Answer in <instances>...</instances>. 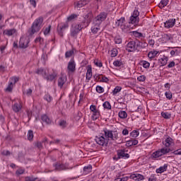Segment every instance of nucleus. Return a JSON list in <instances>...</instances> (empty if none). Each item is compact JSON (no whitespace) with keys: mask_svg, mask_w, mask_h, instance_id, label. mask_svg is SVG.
<instances>
[{"mask_svg":"<svg viewBox=\"0 0 181 181\" xmlns=\"http://www.w3.org/2000/svg\"><path fill=\"white\" fill-rule=\"evenodd\" d=\"M25 94L26 95H32V89H28L26 91H25Z\"/></svg>","mask_w":181,"mask_h":181,"instance_id":"64","label":"nucleus"},{"mask_svg":"<svg viewBox=\"0 0 181 181\" xmlns=\"http://www.w3.org/2000/svg\"><path fill=\"white\" fill-rule=\"evenodd\" d=\"M137 80L140 82L145 81L146 80V76H145L144 75L139 76L137 77Z\"/></svg>","mask_w":181,"mask_h":181,"instance_id":"55","label":"nucleus"},{"mask_svg":"<svg viewBox=\"0 0 181 181\" xmlns=\"http://www.w3.org/2000/svg\"><path fill=\"white\" fill-rule=\"evenodd\" d=\"M41 119L42 122H44L45 124H51L52 119L47 117L46 115H43L41 116Z\"/></svg>","mask_w":181,"mask_h":181,"instance_id":"23","label":"nucleus"},{"mask_svg":"<svg viewBox=\"0 0 181 181\" xmlns=\"http://www.w3.org/2000/svg\"><path fill=\"white\" fill-rule=\"evenodd\" d=\"M176 22V19L175 18H171L164 23L165 28L167 29H170V28H173L175 26V23Z\"/></svg>","mask_w":181,"mask_h":181,"instance_id":"12","label":"nucleus"},{"mask_svg":"<svg viewBox=\"0 0 181 181\" xmlns=\"http://www.w3.org/2000/svg\"><path fill=\"white\" fill-rule=\"evenodd\" d=\"M107 19V13L102 12L93 19V25H101Z\"/></svg>","mask_w":181,"mask_h":181,"instance_id":"3","label":"nucleus"},{"mask_svg":"<svg viewBox=\"0 0 181 181\" xmlns=\"http://www.w3.org/2000/svg\"><path fill=\"white\" fill-rule=\"evenodd\" d=\"M95 142L100 145L101 146H104V145L108 144V140L106 139L103 136H98L95 138Z\"/></svg>","mask_w":181,"mask_h":181,"instance_id":"7","label":"nucleus"},{"mask_svg":"<svg viewBox=\"0 0 181 181\" xmlns=\"http://www.w3.org/2000/svg\"><path fill=\"white\" fill-rule=\"evenodd\" d=\"M173 153L174 155H181V148L174 151Z\"/></svg>","mask_w":181,"mask_h":181,"instance_id":"61","label":"nucleus"},{"mask_svg":"<svg viewBox=\"0 0 181 181\" xmlns=\"http://www.w3.org/2000/svg\"><path fill=\"white\" fill-rule=\"evenodd\" d=\"M115 42L117 45H121V43H122V40L121 38H119V37H116L115 38Z\"/></svg>","mask_w":181,"mask_h":181,"instance_id":"59","label":"nucleus"},{"mask_svg":"<svg viewBox=\"0 0 181 181\" xmlns=\"http://www.w3.org/2000/svg\"><path fill=\"white\" fill-rule=\"evenodd\" d=\"M168 60H169V58L163 56V57L160 58L158 62L160 63L161 66H166V64H168Z\"/></svg>","mask_w":181,"mask_h":181,"instance_id":"21","label":"nucleus"},{"mask_svg":"<svg viewBox=\"0 0 181 181\" xmlns=\"http://www.w3.org/2000/svg\"><path fill=\"white\" fill-rule=\"evenodd\" d=\"M125 149H121L117 151V159H128L129 155L126 153Z\"/></svg>","mask_w":181,"mask_h":181,"instance_id":"11","label":"nucleus"},{"mask_svg":"<svg viewBox=\"0 0 181 181\" xmlns=\"http://www.w3.org/2000/svg\"><path fill=\"white\" fill-rule=\"evenodd\" d=\"M119 117L122 119H124L128 117V114L125 111H120L119 112Z\"/></svg>","mask_w":181,"mask_h":181,"instance_id":"32","label":"nucleus"},{"mask_svg":"<svg viewBox=\"0 0 181 181\" xmlns=\"http://www.w3.org/2000/svg\"><path fill=\"white\" fill-rule=\"evenodd\" d=\"M83 29V25L81 23H74L72 24L70 30L71 36L72 37H77V35L80 33V31Z\"/></svg>","mask_w":181,"mask_h":181,"instance_id":"2","label":"nucleus"},{"mask_svg":"<svg viewBox=\"0 0 181 181\" xmlns=\"http://www.w3.org/2000/svg\"><path fill=\"white\" fill-rule=\"evenodd\" d=\"M45 80H47L48 81H53L54 78H56V74H49V76L45 75Z\"/></svg>","mask_w":181,"mask_h":181,"instance_id":"28","label":"nucleus"},{"mask_svg":"<svg viewBox=\"0 0 181 181\" xmlns=\"http://www.w3.org/2000/svg\"><path fill=\"white\" fill-rule=\"evenodd\" d=\"M158 53H159V52L153 49V51L148 52V57H149V59H153L156 56V54H158Z\"/></svg>","mask_w":181,"mask_h":181,"instance_id":"27","label":"nucleus"},{"mask_svg":"<svg viewBox=\"0 0 181 181\" xmlns=\"http://www.w3.org/2000/svg\"><path fill=\"white\" fill-rule=\"evenodd\" d=\"M90 3V0H81L77 2L76 5V8L78 9V8H83V6H86L87 4Z\"/></svg>","mask_w":181,"mask_h":181,"instance_id":"15","label":"nucleus"},{"mask_svg":"<svg viewBox=\"0 0 181 181\" xmlns=\"http://www.w3.org/2000/svg\"><path fill=\"white\" fill-rule=\"evenodd\" d=\"M57 33L59 36L63 37V33L66 29H69V23H60L57 25Z\"/></svg>","mask_w":181,"mask_h":181,"instance_id":"4","label":"nucleus"},{"mask_svg":"<svg viewBox=\"0 0 181 181\" xmlns=\"http://www.w3.org/2000/svg\"><path fill=\"white\" fill-rule=\"evenodd\" d=\"M18 81H19V78L16 77V76H14V77H12L11 78V81L10 83H12V84L13 86H15V84H16V83H18Z\"/></svg>","mask_w":181,"mask_h":181,"instance_id":"45","label":"nucleus"},{"mask_svg":"<svg viewBox=\"0 0 181 181\" xmlns=\"http://www.w3.org/2000/svg\"><path fill=\"white\" fill-rule=\"evenodd\" d=\"M86 80L89 81L91 80V66H88L87 73H86Z\"/></svg>","mask_w":181,"mask_h":181,"instance_id":"26","label":"nucleus"},{"mask_svg":"<svg viewBox=\"0 0 181 181\" xmlns=\"http://www.w3.org/2000/svg\"><path fill=\"white\" fill-rule=\"evenodd\" d=\"M158 151H160L161 156H163V155H166V153H169V152H170V148L168 147H164L158 149Z\"/></svg>","mask_w":181,"mask_h":181,"instance_id":"20","label":"nucleus"},{"mask_svg":"<svg viewBox=\"0 0 181 181\" xmlns=\"http://www.w3.org/2000/svg\"><path fill=\"white\" fill-rule=\"evenodd\" d=\"M118 133L117 132H114L112 134V136L110 137V139H112V141H117L118 139Z\"/></svg>","mask_w":181,"mask_h":181,"instance_id":"52","label":"nucleus"},{"mask_svg":"<svg viewBox=\"0 0 181 181\" xmlns=\"http://www.w3.org/2000/svg\"><path fill=\"white\" fill-rule=\"evenodd\" d=\"M165 95L168 100H170L173 97V95L172 94V92H170V90L165 92Z\"/></svg>","mask_w":181,"mask_h":181,"instance_id":"44","label":"nucleus"},{"mask_svg":"<svg viewBox=\"0 0 181 181\" xmlns=\"http://www.w3.org/2000/svg\"><path fill=\"white\" fill-rule=\"evenodd\" d=\"M44 99L46 100V101H47V103H50L52 100V96H50V95L46 94L44 97Z\"/></svg>","mask_w":181,"mask_h":181,"instance_id":"56","label":"nucleus"},{"mask_svg":"<svg viewBox=\"0 0 181 181\" xmlns=\"http://www.w3.org/2000/svg\"><path fill=\"white\" fill-rule=\"evenodd\" d=\"M94 28L93 29L91 30L92 33H97L98 30H100V25L98 24H94Z\"/></svg>","mask_w":181,"mask_h":181,"instance_id":"42","label":"nucleus"},{"mask_svg":"<svg viewBox=\"0 0 181 181\" xmlns=\"http://www.w3.org/2000/svg\"><path fill=\"white\" fill-rule=\"evenodd\" d=\"M163 145L165 146V148H169V146H170V143H168L166 140H165L163 142Z\"/></svg>","mask_w":181,"mask_h":181,"instance_id":"62","label":"nucleus"},{"mask_svg":"<svg viewBox=\"0 0 181 181\" xmlns=\"http://www.w3.org/2000/svg\"><path fill=\"white\" fill-rule=\"evenodd\" d=\"M55 169L57 170H64V169H66V165L64 164H56Z\"/></svg>","mask_w":181,"mask_h":181,"instance_id":"33","label":"nucleus"},{"mask_svg":"<svg viewBox=\"0 0 181 181\" xmlns=\"http://www.w3.org/2000/svg\"><path fill=\"white\" fill-rule=\"evenodd\" d=\"M161 116L163 117V118H165V119H169V118H170V114L168 113V112H161Z\"/></svg>","mask_w":181,"mask_h":181,"instance_id":"48","label":"nucleus"},{"mask_svg":"<svg viewBox=\"0 0 181 181\" xmlns=\"http://www.w3.org/2000/svg\"><path fill=\"white\" fill-rule=\"evenodd\" d=\"M91 112H93L92 119H93V121L100 118V110H97V106L91 105Z\"/></svg>","mask_w":181,"mask_h":181,"instance_id":"6","label":"nucleus"},{"mask_svg":"<svg viewBox=\"0 0 181 181\" xmlns=\"http://www.w3.org/2000/svg\"><path fill=\"white\" fill-rule=\"evenodd\" d=\"M170 39H172V35H170L169 34H163L162 35L163 42H169V40H170Z\"/></svg>","mask_w":181,"mask_h":181,"instance_id":"25","label":"nucleus"},{"mask_svg":"<svg viewBox=\"0 0 181 181\" xmlns=\"http://www.w3.org/2000/svg\"><path fill=\"white\" fill-rule=\"evenodd\" d=\"M131 179H133V180H144V179H145V177H144V175H141V174H133L131 175Z\"/></svg>","mask_w":181,"mask_h":181,"instance_id":"17","label":"nucleus"},{"mask_svg":"<svg viewBox=\"0 0 181 181\" xmlns=\"http://www.w3.org/2000/svg\"><path fill=\"white\" fill-rule=\"evenodd\" d=\"M104 132L106 138H111L112 136V131L105 129H104Z\"/></svg>","mask_w":181,"mask_h":181,"instance_id":"31","label":"nucleus"},{"mask_svg":"<svg viewBox=\"0 0 181 181\" xmlns=\"http://www.w3.org/2000/svg\"><path fill=\"white\" fill-rule=\"evenodd\" d=\"M25 181H40L39 178L33 177H26Z\"/></svg>","mask_w":181,"mask_h":181,"instance_id":"49","label":"nucleus"},{"mask_svg":"<svg viewBox=\"0 0 181 181\" xmlns=\"http://www.w3.org/2000/svg\"><path fill=\"white\" fill-rule=\"evenodd\" d=\"M27 138L28 141H32V139H33V132L32 130L28 132Z\"/></svg>","mask_w":181,"mask_h":181,"instance_id":"38","label":"nucleus"},{"mask_svg":"<svg viewBox=\"0 0 181 181\" xmlns=\"http://www.w3.org/2000/svg\"><path fill=\"white\" fill-rule=\"evenodd\" d=\"M13 89V84L9 82L7 88H6V91L7 93H11V91H12Z\"/></svg>","mask_w":181,"mask_h":181,"instance_id":"39","label":"nucleus"},{"mask_svg":"<svg viewBox=\"0 0 181 181\" xmlns=\"http://www.w3.org/2000/svg\"><path fill=\"white\" fill-rule=\"evenodd\" d=\"M130 136H132V138H136L137 136H139V132L136 131V130H133L131 133H130Z\"/></svg>","mask_w":181,"mask_h":181,"instance_id":"41","label":"nucleus"},{"mask_svg":"<svg viewBox=\"0 0 181 181\" xmlns=\"http://www.w3.org/2000/svg\"><path fill=\"white\" fill-rule=\"evenodd\" d=\"M16 175H23L25 173V170L22 168H18L16 172Z\"/></svg>","mask_w":181,"mask_h":181,"instance_id":"57","label":"nucleus"},{"mask_svg":"<svg viewBox=\"0 0 181 181\" xmlns=\"http://www.w3.org/2000/svg\"><path fill=\"white\" fill-rule=\"evenodd\" d=\"M125 22V18L122 17L120 19L117 20L115 23L116 26H121L122 30H124V28H125V26H124V23Z\"/></svg>","mask_w":181,"mask_h":181,"instance_id":"16","label":"nucleus"},{"mask_svg":"<svg viewBox=\"0 0 181 181\" xmlns=\"http://www.w3.org/2000/svg\"><path fill=\"white\" fill-rule=\"evenodd\" d=\"M64 83H66V79L64 78H59L58 80V86L62 88L63 86H64Z\"/></svg>","mask_w":181,"mask_h":181,"instance_id":"36","label":"nucleus"},{"mask_svg":"<svg viewBox=\"0 0 181 181\" xmlns=\"http://www.w3.org/2000/svg\"><path fill=\"white\" fill-rule=\"evenodd\" d=\"M148 43L146 42H138L136 43V49L139 47V49H145V47H147Z\"/></svg>","mask_w":181,"mask_h":181,"instance_id":"24","label":"nucleus"},{"mask_svg":"<svg viewBox=\"0 0 181 181\" xmlns=\"http://www.w3.org/2000/svg\"><path fill=\"white\" fill-rule=\"evenodd\" d=\"M175 62H171L168 65V69H172V67H175Z\"/></svg>","mask_w":181,"mask_h":181,"instance_id":"60","label":"nucleus"},{"mask_svg":"<svg viewBox=\"0 0 181 181\" xmlns=\"http://www.w3.org/2000/svg\"><path fill=\"white\" fill-rule=\"evenodd\" d=\"M59 126L62 128H66V127H67V122H66L65 120H61L59 122Z\"/></svg>","mask_w":181,"mask_h":181,"instance_id":"50","label":"nucleus"},{"mask_svg":"<svg viewBox=\"0 0 181 181\" xmlns=\"http://www.w3.org/2000/svg\"><path fill=\"white\" fill-rule=\"evenodd\" d=\"M103 107L105 108L106 110H111V103L108 101H105L103 103Z\"/></svg>","mask_w":181,"mask_h":181,"instance_id":"43","label":"nucleus"},{"mask_svg":"<svg viewBox=\"0 0 181 181\" xmlns=\"http://www.w3.org/2000/svg\"><path fill=\"white\" fill-rule=\"evenodd\" d=\"M93 64L96 67H103V62L98 59H96L93 61Z\"/></svg>","mask_w":181,"mask_h":181,"instance_id":"37","label":"nucleus"},{"mask_svg":"<svg viewBox=\"0 0 181 181\" xmlns=\"http://www.w3.org/2000/svg\"><path fill=\"white\" fill-rule=\"evenodd\" d=\"M148 45H149L150 46H153V45H155V40H152V39H150V40H148Z\"/></svg>","mask_w":181,"mask_h":181,"instance_id":"63","label":"nucleus"},{"mask_svg":"<svg viewBox=\"0 0 181 181\" xmlns=\"http://www.w3.org/2000/svg\"><path fill=\"white\" fill-rule=\"evenodd\" d=\"M160 156H162V155L160 154V151H159V150L155 151L151 155L152 159H156L158 158H160Z\"/></svg>","mask_w":181,"mask_h":181,"instance_id":"30","label":"nucleus"},{"mask_svg":"<svg viewBox=\"0 0 181 181\" xmlns=\"http://www.w3.org/2000/svg\"><path fill=\"white\" fill-rule=\"evenodd\" d=\"M67 69L70 73H74V71H76V63L74 62V60H70V62L68 63Z\"/></svg>","mask_w":181,"mask_h":181,"instance_id":"14","label":"nucleus"},{"mask_svg":"<svg viewBox=\"0 0 181 181\" xmlns=\"http://www.w3.org/2000/svg\"><path fill=\"white\" fill-rule=\"evenodd\" d=\"M135 145H138V140L136 139H132L126 143V146H134Z\"/></svg>","mask_w":181,"mask_h":181,"instance_id":"19","label":"nucleus"},{"mask_svg":"<svg viewBox=\"0 0 181 181\" xmlns=\"http://www.w3.org/2000/svg\"><path fill=\"white\" fill-rule=\"evenodd\" d=\"M36 74H38L39 76H42L44 78L46 77L47 73L46 72V69H43L42 68H40L37 69L35 71Z\"/></svg>","mask_w":181,"mask_h":181,"instance_id":"18","label":"nucleus"},{"mask_svg":"<svg viewBox=\"0 0 181 181\" xmlns=\"http://www.w3.org/2000/svg\"><path fill=\"white\" fill-rule=\"evenodd\" d=\"M91 172V165L85 166L83 168V175H88Z\"/></svg>","mask_w":181,"mask_h":181,"instance_id":"34","label":"nucleus"},{"mask_svg":"<svg viewBox=\"0 0 181 181\" xmlns=\"http://www.w3.org/2000/svg\"><path fill=\"white\" fill-rule=\"evenodd\" d=\"M96 91L97 93H99V94H101V93H104V88L100 86H96Z\"/></svg>","mask_w":181,"mask_h":181,"instance_id":"53","label":"nucleus"},{"mask_svg":"<svg viewBox=\"0 0 181 181\" xmlns=\"http://www.w3.org/2000/svg\"><path fill=\"white\" fill-rule=\"evenodd\" d=\"M132 35L134 36H135V37H144V34H142V33H139L138 31H133Z\"/></svg>","mask_w":181,"mask_h":181,"instance_id":"40","label":"nucleus"},{"mask_svg":"<svg viewBox=\"0 0 181 181\" xmlns=\"http://www.w3.org/2000/svg\"><path fill=\"white\" fill-rule=\"evenodd\" d=\"M43 23V18L40 17L35 20L33 22L30 35H34V33H36V32H39L40 29H42V24Z\"/></svg>","mask_w":181,"mask_h":181,"instance_id":"1","label":"nucleus"},{"mask_svg":"<svg viewBox=\"0 0 181 181\" xmlns=\"http://www.w3.org/2000/svg\"><path fill=\"white\" fill-rule=\"evenodd\" d=\"M29 46V38L26 37H21L19 42V47L21 49H26Z\"/></svg>","mask_w":181,"mask_h":181,"instance_id":"8","label":"nucleus"},{"mask_svg":"<svg viewBox=\"0 0 181 181\" xmlns=\"http://www.w3.org/2000/svg\"><path fill=\"white\" fill-rule=\"evenodd\" d=\"M126 50L129 52H135V50H136V42H129L126 46Z\"/></svg>","mask_w":181,"mask_h":181,"instance_id":"9","label":"nucleus"},{"mask_svg":"<svg viewBox=\"0 0 181 181\" xmlns=\"http://www.w3.org/2000/svg\"><path fill=\"white\" fill-rule=\"evenodd\" d=\"M129 23H132V25L139 23V11H138V10L134 11L133 14L130 17Z\"/></svg>","mask_w":181,"mask_h":181,"instance_id":"5","label":"nucleus"},{"mask_svg":"<svg viewBox=\"0 0 181 181\" xmlns=\"http://www.w3.org/2000/svg\"><path fill=\"white\" fill-rule=\"evenodd\" d=\"M74 52L73 50H69L65 53V57L69 58L73 56Z\"/></svg>","mask_w":181,"mask_h":181,"instance_id":"51","label":"nucleus"},{"mask_svg":"<svg viewBox=\"0 0 181 181\" xmlns=\"http://www.w3.org/2000/svg\"><path fill=\"white\" fill-rule=\"evenodd\" d=\"M142 66L144 69H149V66H151V64L148 62L147 61H141Z\"/></svg>","mask_w":181,"mask_h":181,"instance_id":"47","label":"nucleus"},{"mask_svg":"<svg viewBox=\"0 0 181 181\" xmlns=\"http://www.w3.org/2000/svg\"><path fill=\"white\" fill-rule=\"evenodd\" d=\"M50 28H52L51 25H49L47 28H46L44 30V35L46 36L49 33H50Z\"/></svg>","mask_w":181,"mask_h":181,"instance_id":"58","label":"nucleus"},{"mask_svg":"<svg viewBox=\"0 0 181 181\" xmlns=\"http://www.w3.org/2000/svg\"><path fill=\"white\" fill-rule=\"evenodd\" d=\"M121 90H122V88L120 86H116L112 91L113 95H115V94H118V93H119Z\"/></svg>","mask_w":181,"mask_h":181,"instance_id":"46","label":"nucleus"},{"mask_svg":"<svg viewBox=\"0 0 181 181\" xmlns=\"http://www.w3.org/2000/svg\"><path fill=\"white\" fill-rule=\"evenodd\" d=\"M12 110L14 112H19L22 110V102L15 103L12 106Z\"/></svg>","mask_w":181,"mask_h":181,"instance_id":"13","label":"nucleus"},{"mask_svg":"<svg viewBox=\"0 0 181 181\" xmlns=\"http://www.w3.org/2000/svg\"><path fill=\"white\" fill-rule=\"evenodd\" d=\"M168 170V164H165L163 166L160 167L156 169V173H163V172H166Z\"/></svg>","mask_w":181,"mask_h":181,"instance_id":"22","label":"nucleus"},{"mask_svg":"<svg viewBox=\"0 0 181 181\" xmlns=\"http://www.w3.org/2000/svg\"><path fill=\"white\" fill-rule=\"evenodd\" d=\"M113 64L115 67H121V66H122V62L117 60L113 62Z\"/></svg>","mask_w":181,"mask_h":181,"instance_id":"54","label":"nucleus"},{"mask_svg":"<svg viewBox=\"0 0 181 181\" xmlns=\"http://www.w3.org/2000/svg\"><path fill=\"white\" fill-rule=\"evenodd\" d=\"M78 17V15H77V14H74V13L71 14V16L67 17V21L71 22V21H74Z\"/></svg>","mask_w":181,"mask_h":181,"instance_id":"35","label":"nucleus"},{"mask_svg":"<svg viewBox=\"0 0 181 181\" xmlns=\"http://www.w3.org/2000/svg\"><path fill=\"white\" fill-rule=\"evenodd\" d=\"M5 36H16L18 35V30L15 28L6 29L3 32Z\"/></svg>","mask_w":181,"mask_h":181,"instance_id":"10","label":"nucleus"},{"mask_svg":"<svg viewBox=\"0 0 181 181\" xmlns=\"http://www.w3.org/2000/svg\"><path fill=\"white\" fill-rule=\"evenodd\" d=\"M169 4V0H161L160 4H158L159 8H165Z\"/></svg>","mask_w":181,"mask_h":181,"instance_id":"29","label":"nucleus"}]
</instances>
